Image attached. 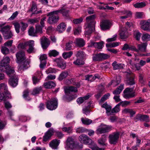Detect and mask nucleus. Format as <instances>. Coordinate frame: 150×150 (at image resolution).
Returning a JSON list of instances; mask_svg holds the SVG:
<instances>
[{
    "instance_id": "1",
    "label": "nucleus",
    "mask_w": 150,
    "mask_h": 150,
    "mask_svg": "<svg viewBox=\"0 0 150 150\" xmlns=\"http://www.w3.org/2000/svg\"><path fill=\"white\" fill-rule=\"evenodd\" d=\"M96 17V15L93 14L89 16L86 18L87 24L86 25V34L88 35L91 33L94 29V25L96 22L94 20Z\"/></svg>"
},
{
    "instance_id": "2",
    "label": "nucleus",
    "mask_w": 150,
    "mask_h": 150,
    "mask_svg": "<svg viewBox=\"0 0 150 150\" xmlns=\"http://www.w3.org/2000/svg\"><path fill=\"white\" fill-rule=\"evenodd\" d=\"M58 11H53L47 14V16L49 17L47 20V22L50 24H53L57 23L59 19V16L57 15Z\"/></svg>"
},
{
    "instance_id": "3",
    "label": "nucleus",
    "mask_w": 150,
    "mask_h": 150,
    "mask_svg": "<svg viewBox=\"0 0 150 150\" xmlns=\"http://www.w3.org/2000/svg\"><path fill=\"white\" fill-rule=\"evenodd\" d=\"M110 57L108 54L100 53L93 54L92 56V59L94 61L100 62L108 59Z\"/></svg>"
},
{
    "instance_id": "4",
    "label": "nucleus",
    "mask_w": 150,
    "mask_h": 150,
    "mask_svg": "<svg viewBox=\"0 0 150 150\" xmlns=\"http://www.w3.org/2000/svg\"><path fill=\"white\" fill-rule=\"evenodd\" d=\"M112 128L111 126L101 124L97 129L96 132L97 134L108 132Z\"/></svg>"
},
{
    "instance_id": "5",
    "label": "nucleus",
    "mask_w": 150,
    "mask_h": 150,
    "mask_svg": "<svg viewBox=\"0 0 150 150\" xmlns=\"http://www.w3.org/2000/svg\"><path fill=\"white\" fill-rule=\"evenodd\" d=\"M47 108L50 110L56 109L57 107V100L56 98H52L48 100L46 103Z\"/></svg>"
},
{
    "instance_id": "6",
    "label": "nucleus",
    "mask_w": 150,
    "mask_h": 150,
    "mask_svg": "<svg viewBox=\"0 0 150 150\" xmlns=\"http://www.w3.org/2000/svg\"><path fill=\"white\" fill-rule=\"evenodd\" d=\"M134 87L132 88H126L123 91V97L126 99H129L135 97L137 95L135 92L131 93L133 90Z\"/></svg>"
},
{
    "instance_id": "7",
    "label": "nucleus",
    "mask_w": 150,
    "mask_h": 150,
    "mask_svg": "<svg viewBox=\"0 0 150 150\" xmlns=\"http://www.w3.org/2000/svg\"><path fill=\"white\" fill-rule=\"evenodd\" d=\"M120 136V133L116 132H113L109 136V141L111 144H115L117 142Z\"/></svg>"
},
{
    "instance_id": "8",
    "label": "nucleus",
    "mask_w": 150,
    "mask_h": 150,
    "mask_svg": "<svg viewBox=\"0 0 150 150\" xmlns=\"http://www.w3.org/2000/svg\"><path fill=\"white\" fill-rule=\"evenodd\" d=\"M79 140L81 143L90 145L93 143V141L87 135L82 134L79 137Z\"/></svg>"
},
{
    "instance_id": "9",
    "label": "nucleus",
    "mask_w": 150,
    "mask_h": 150,
    "mask_svg": "<svg viewBox=\"0 0 150 150\" xmlns=\"http://www.w3.org/2000/svg\"><path fill=\"white\" fill-rule=\"evenodd\" d=\"M127 77L125 80L126 83L128 85H133L135 83L134 79V74L131 71L127 72Z\"/></svg>"
},
{
    "instance_id": "10",
    "label": "nucleus",
    "mask_w": 150,
    "mask_h": 150,
    "mask_svg": "<svg viewBox=\"0 0 150 150\" xmlns=\"http://www.w3.org/2000/svg\"><path fill=\"white\" fill-rule=\"evenodd\" d=\"M66 144L65 148L68 149H73L76 147L75 142L74 139L71 137L67 138L66 140Z\"/></svg>"
},
{
    "instance_id": "11",
    "label": "nucleus",
    "mask_w": 150,
    "mask_h": 150,
    "mask_svg": "<svg viewBox=\"0 0 150 150\" xmlns=\"http://www.w3.org/2000/svg\"><path fill=\"white\" fill-rule=\"evenodd\" d=\"M4 71L9 76H13L14 75V70L12 69L10 67H4V66L0 65V71Z\"/></svg>"
},
{
    "instance_id": "12",
    "label": "nucleus",
    "mask_w": 150,
    "mask_h": 150,
    "mask_svg": "<svg viewBox=\"0 0 150 150\" xmlns=\"http://www.w3.org/2000/svg\"><path fill=\"white\" fill-rule=\"evenodd\" d=\"M58 67L62 69H64L66 66V63L62 58H58L54 60Z\"/></svg>"
},
{
    "instance_id": "13",
    "label": "nucleus",
    "mask_w": 150,
    "mask_h": 150,
    "mask_svg": "<svg viewBox=\"0 0 150 150\" xmlns=\"http://www.w3.org/2000/svg\"><path fill=\"white\" fill-rule=\"evenodd\" d=\"M141 28L144 30L150 32V19L141 21Z\"/></svg>"
},
{
    "instance_id": "14",
    "label": "nucleus",
    "mask_w": 150,
    "mask_h": 150,
    "mask_svg": "<svg viewBox=\"0 0 150 150\" xmlns=\"http://www.w3.org/2000/svg\"><path fill=\"white\" fill-rule=\"evenodd\" d=\"M54 132V131L52 128L50 129L45 133V135L43 137V141L45 142L48 141L53 134Z\"/></svg>"
},
{
    "instance_id": "15",
    "label": "nucleus",
    "mask_w": 150,
    "mask_h": 150,
    "mask_svg": "<svg viewBox=\"0 0 150 150\" xmlns=\"http://www.w3.org/2000/svg\"><path fill=\"white\" fill-rule=\"evenodd\" d=\"M40 42L43 49H46L50 44L49 39L45 36H43L40 38Z\"/></svg>"
},
{
    "instance_id": "16",
    "label": "nucleus",
    "mask_w": 150,
    "mask_h": 150,
    "mask_svg": "<svg viewBox=\"0 0 150 150\" xmlns=\"http://www.w3.org/2000/svg\"><path fill=\"white\" fill-rule=\"evenodd\" d=\"M16 56L17 60V61L18 63L23 62L25 59L24 52L22 51H21L18 52L16 54Z\"/></svg>"
},
{
    "instance_id": "17",
    "label": "nucleus",
    "mask_w": 150,
    "mask_h": 150,
    "mask_svg": "<svg viewBox=\"0 0 150 150\" xmlns=\"http://www.w3.org/2000/svg\"><path fill=\"white\" fill-rule=\"evenodd\" d=\"M29 67L28 61L27 60H25L23 62L19 64L18 71L21 72L27 69Z\"/></svg>"
},
{
    "instance_id": "18",
    "label": "nucleus",
    "mask_w": 150,
    "mask_h": 150,
    "mask_svg": "<svg viewBox=\"0 0 150 150\" xmlns=\"http://www.w3.org/2000/svg\"><path fill=\"white\" fill-rule=\"evenodd\" d=\"M103 42L102 41L98 42H96L91 41L89 43L88 46L90 47H94L99 49H101L103 48Z\"/></svg>"
},
{
    "instance_id": "19",
    "label": "nucleus",
    "mask_w": 150,
    "mask_h": 150,
    "mask_svg": "<svg viewBox=\"0 0 150 150\" xmlns=\"http://www.w3.org/2000/svg\"><path fill=\"white\" fill-rule=\"evenodd\" d=\"M110 23L108 20L103 21L100 23V27L102 30H107L110 28Z\"/></svg>"
},
{
    "instance_id": "20",
    "label": "nucleus",
    "mask_w": 150,
    "mask_h": 150,
    "mask_svg": "<svg viewBox=\"0 0 150 150\" xmlns=\"http://www.w3.org/2000/svg\"><path fill=\"white\" fill-rule=\"evenodd\" d=\"M15 75V72L14 75L13 76H10L11 77L9 80V83L11 86L14 87L16 86L18 84V79L16 76H14Z\"/></svg>"
},
{
    "instance_id": "21",
    "label": "nucleus",
    "mask_w": 150,
    "mask_h": 150,
    "mask_svg": "<svg viewBox=\"0 0 150 150\" xmlns=\"http://www.w3.org/2000/svg\"><path fill=\"white\" fill-rule=\"evenodd\" d=\"M119 13H122L123 15H125L120 16V18L121 19H126V18L131 17L132 14V13L131 11L126 10L121 11H120Z\"/></svg>"
},
{
    "instance_id": "22",
    "label": "nucleus",
    "mask_w": 150,
    "mask_h": 150,
    "mask_svg": "<svg viewBox=\"0 0 150 150\" xmlns=\"http://www.w3.org/2000/svg\"><path fill=\"white\" fill-rule=\"evenodd\" d=\"M27 46L28 45L29 48L27 50V52L29 53L32 52L34 49V42L33 40H30L26 42Z\"/></svg>"
},
{
    "instance_id": "23",
    "label": "nucleus",
    "mask_w": 150,
    "mask_h": 150,
    "mask_svg": "<svg viewBox=\"0 0 150 150\" xmlns=\"http://www.w3.org/2000/svg\"><path fill=\"white\" fill-rule=\"evenodd\" d=\"M60 143V140L55 139H53L50 142V146L53 149H57Z\"/></svg>"
},
{
    "instance_id": "24",
    "label": "nucleus",
    "mask_w": 150,
    "mask_h": 150,
    "mask_svg": "<svg viewBox=\"0 0 150 150\" xmlns=\"http://www.w3.org/2000/svg\"><path fill=\"white\" fill-rule=\"evenodd\" d=\"M74 43L76 46L79 47H83L85 45V41L81 38H76Z\"/></svg>"
},
{
    "instance_id": "25",
    "label": "nucleus",
    "mask_w": 150,
    "mask_h": 150,
    "mask_svg": "<svg viewBox=\"0 0 150 150\" xmlns=\"http://www.w3.org/2000/svg\"><path fill=\"white\" fill-rule=\"evenodd\" d=\"M114 70L120 69L124 68L125 65L123 64L117 63L116 61H114L112 64Z\"/></svg>"
},
{
    "instance_id": "26",
    "label": "nucleus",
    "mask_w": 150,
    "mask_h": 150,
    "mask_svg": "<svg viewBox=\"0 0 150 150\" xmlns=\"http://www.w3.org/2000/svg\"><path fill=\"white\" fill-rule=\"evenodd\" d=\"M10 61V59L8 57H4L3 59L1 61V64L4 66V67H9L8 64Z\"/></svg>"
},
{
    "instance_id": "27",
    "label": "nucleus",
    "mask_w": 150,
    "mask_h": 150,
    "mask_svg": "<svg viewBox=\"0 0 150 150\" xmlns=\"http://www.w3.org/2000/svg\"><path fill=\"white\" fill-rule=\"evenodd\" d=\"M147 44L146 42L140 44H138L137 47L139 52L140 51L142 52H145Z\"/></svg>"
},
{
    "instance_id": "28",
    "label": "nucleus",
    "mask_w": 150,
    "mask_h": 150,
    "mask_svg": "<svg viewBox=\"0 0 150 150\" xmlns=\"http://www.w3.org/2000/svg\"><path fill=\"white\" fill-rule=\"evenodd\" d=\"M122 112L124 114L129 113L130 115V117H132L135 114L136 112L132 109L129 108H126L123 109L122 111Z\"/></svg>"
},
{
    "instance_id": "29",
    "label": "nucleus",
    "mask_w": 150,
    "mask_h": 150,
    "mask_svg": "<svg viewBox=\"0 0 150 150\" xmlns=\"http://www.w3.org/2000/svg\"><path fill=\"white\" fill-rule=\"evenodd\" d=\"M43 85L45 88L50 89L56 86V84L54 82L50 81L44 83Z\"/></svg>"
},
{
    "instance_id": "30",
    "label": "nucleus",
    "mask_w": 150,
    "mask_h": 150,
    "mask_svg": "<svg viewBox=\"0 0 150 150\" xmlns=\"http://www.w3.org/2000/svg\"><path fill=\"white\" fill-rule=\"evenodd\" d=\"M90 96L89 95H88L83 97H79L77 99L76 101L78 104H80L83 103L85 100L88 99Z\"/></svg>"
},
{
    "instance_id": "31",
    "label": "nucleus",
    "mask_w": 150,
    "mask_h": 150,
    "mask_svg": "<svg viewBox=\"0 0 150 150\" xmlns=\"http://www.w3.org/2000/svg\"><path fill=\"white\" fill-rule=\"evenodd\" d=\"M64 91L65 93H69L70 92H76L77 91V88L75 87L69 86L67 87L64 89Z\"/></svg>"
},
{
    "instance_id": "32",
    "label": "nucleus",
    "mask_w": 150,
    "mask_h": 150,
    "mask_svg": "<svg viewBox=\"0 0 150 150\" xmlns=\"http://www.w3.org/2000/svg\"><path fill=\"white\" fill-rule=\"evenodd\" d=\"M57 11H58V13H61L62 14L63 16L65 17L68 18L69 16V10L62 8Z\"/></svg>"
},
{
    "instance_id": "33",
    "label": "nucleus",
    "mask_w": 150,
    "mask_h": 150,
    "mask_svg": "<svg viewBox=\"0 0 150 150\" xmlns=\"http://www.w3.org/2000/svg\"><path fill=\"white\" fill-rule=\"evenodd\" d=\"M66 25L64 23H61L57 26V30L60 33H61L65 29Z\"/></svg>"
},
{
    "instance_id": "34",
    "label": "nucleus",
    "mask_w": 150,
    "mask_h": 150,
    "mask_svg": "<svg viewBox=\"0 0 150 150\" xmlns=\"http://www.w3.org/2000/svg\"><path fill=\"white\" fill-rule=\"evenodd\" d=\"M124 88V85L121 84L116 90L113 91L114 94L119 95L121 92Z\"/></svg>"
},
{
    "instance_id": "35",
    "label": "nucleus",
    "mask_w": 150,
    "mask_h": 150,
    "mask_svg": "<svg viewBox=\"0 0 150 150\" xmlns=\"http://www.w3.org/2000/svg\"><path fill=\"white\" fill-rule=\"evenodd\" d=\"M3 35L4 39H8L11 38L13 35L11 31L10 30L3 34Z\"/></svg>"
},
{
    "instance_id": "36",
    "label": "nucleus",
    "mask_w": 150,
    "mask_h": 150,
    "mask_svg": "<svg viewBox=\"0 0 150 150\" xmlns=\"http://www.w3.org/2000/svg\"><path fill=\"white\" fill-rule=\"evenodd\" d=\"M10 26L9 25H7L1 28L0 30V31L2 33V34L3 35L8 31H10Z\"/></svg>"
},
{
    "instance_id": "37",
    "label": "nucleus",
    "mask_w": 150,
    "mask_h": 150,
    "mask_svg": "<svg viewBox=\"0 0 150 150\" xmlns=\"http://www.w3.org/2000/svg\"><path fill=\"white\" fill-rule=\"evenodd\" d=\"M90 147L92 150H104L105 148H99L96 145L93 141V143L90 145Z\"/></svg>"
},
{
    "instance_id": "38",
    "label": "nucleus",
    "mask_w": 150,
    "mask_h": 150,
    "mask_svg": "<svg viewBox=\"0 0 150 150\" xmlns=\"http://www.w3.org/2000/svg\"><path fill=\"white\" fill-rule=\"evenodd\" d=\"M81 120L82 123L83 124L86 125H89L92 122V121L91 120L85 117L81 118Z\"/></svg>"
},
{
    "instance_id": "39",
    "label": "nucleus",
    "mask_w": 150,
    "mask_h": 150,
    "mask_svg": "<svg viewBox=\"0 0 150 150\" xmlns=\"http://www.w3.org/2000/svg\"><path fill=\"white\" fill-rule=\"evenodd\" d=\"M120 38L122 39H126L128 37L127 32L126 31H121L120 33Z\"/></svg>"
},
{
    "instance_id": "40",
    "label": "nucleus",
    "mask_w": 150,
    "mask_h": 150,
    "mask_svg": "<svg viewBox=\"0 0 150 150\" xmlns=\"http://www.w3.org/2000/svg\"><path fill=\"white\" fill-rule=\"evenodd\" d=\"M73 42L72 41H70L67 43L66 45L65 49L67 51H69L72 49Z\"/></svg>"
},
{
    "instance_id": "41",
    "label": "nucleus",
    "mask_w": 150,
    "mask_h": 150,
    "mask_svg": "<svg viewBox=\"0 0 150 150\" xmlns=\"http://www.w3.org/2000/svg\"><path fill=\"white\" fill-rule=\"evenodd\" d=\"M68 75V73L67 71H63L60 74L59 79L60 80H62L67 77Z\"/></svg>"
},
{
    "instance_id": "42",
    "label": "nucleus",
    "mask_w": 150,
    "mask_h": 150,
    "mask_svg": "<svg viewBox=\"0 0 150 150\" xmlns=\"http://www.w3.org/2000/svg\"><path fill=\"white\" fill-rule=\"evenodd\" d=\"M73 54L72 51H70L68 52H64L63 53L62 56L65 59L69 58Z\"/></svg>"
},
{
    "instance_id": "43",
    "label": "nucleus",
    "mask_w": 150,
    "mask_h": 150,
    "mask_svg": "<svg viewBox=\"0 0 150 150\" xmlns=\"http://www.w3.org/2000/svg\"><path fill=\"white\" fill-rule=\"evenodd\" d=\"M29 35L32 36H36V32L35 31V29L33 27H31L28 30Z\"/></svg>"
},
{
    "instance_id": "44",
    "label": "nucleus",
    "mask_w": 150,
    "mask_h": 150,
    "mask_svg": "<svg viewBox=\"0 0 150 150\" xmlns=\"http://www.w3.org/2000/svg\"><path fill=\"white\" fill-rule=\"evenodd\" d=\"M42 90V88L41 87H36L33 90L32 94L33 95H35L39 94Z\"/></svg>"
},
{
    "instance_id": "45",
    "label": "nucleus",
    "mask_w": 150,
    "mask_h": 150,
    "mask_svg": "<svg viewBox=\"0 0 150 150\" xmlns=\"http://www.w3.org/2000/svg\"><path fill=\"white\" fill-rule=\"evenodd\" d=\"M73 63L76 65L79 66L84 64V62L82 59H77L76 61L74 62Z\"/></svg>"
},
{
    "instance_id": "46",
    "label": "nucleus",
    "mask_w": 150,
    "mask_h": 150,
    "mask_svg": "<svg viewBox=\"0 0 150 150\" xmlns=\"http://www.w3.org/2000/svg\"><path fill=\"white\" fill-rule=\"evenodd\" d=\"M121 78L120 76H117L116 79L112 81L113 86H115L118 85L120 82Z\"/></svg>"
},
{
    "instance_id": "47",
    "label": "nucleus",
    "mask_w": 150,
    "mask_h": 150,
    "mask_svg": "<svg viewBox=\"0 0 150 150\" xmlns=\"http://www.w3.org/2000/svg\"><path fill=\"white\" fill-rule=\"evenodd\" d=\"M29 92L28 90H26L23 92V98L27 100H30V98L29 96Z\"/></svg>"
},
{
    "instance_id": "48",
    "label": "nucleus",
    "mask_w": 150,
    "mask_h": 150,
    "mask_svg": "<svg viewBox=\"0 0 150 150\" xmlns=\"http://www.w3.org/2000/svg\"><path fill=\"white\" fill-rule=\"evenodd\" d=\"M76 56L77 59H82L84 56V54L82 51H78L76 52Z\"/></svg>"
},
{
    "instance_id": "49",
    "label": "nucleus",
    "mask_w": 150,
    "mask_h": 150,
    "mask_svg": "<svg viewBox=\"0 0 150 150\" xmlns=\"http://www.w3.org/2000/svg\"><path fill=\"white\" fill-rule=\"evenodd\" d=\"M13 25L14 26V28L16 30V32L17 33H18L20 32V24L17 22H16L13 23Z\"/></svg>"
},
{
    "instance_id": "50",
    "label": "nucleus",
    "mask_w": 150,
    "mask_h": 150,
    "mask_svg": "<svg viewBox=\"0 0 150 150\" xmlns=\"http://www.w3.org/2000/svg\"><path fill=\"white\" fill-rule=\"evenodd\" d=\"M134 35L137 40L139 41L140 40L141 34L138 31H135Z\"/></svg>"
},
{
    "instance_id": "51",
    "label": "nucleus",
    "mask_w": 150,
    "mask_h": 150,
    "mask_svg": "<svg viewBox=\"0 0 150 150\" xmlns=\"http://www.w3.org/2000/svg\"><path fill=\"white\" fill-rule=\"evenodd\" d=\"M142 39L143 41L150 40V35L147 33L144 34L142 37Z\"/></svg>"
},
{
    "instance_id": "52",
    "label": "nucleus",
    "mask_w": 150,
    "mask_h": 150,
    "mask_svg": "<svg viewBox=\"0 0 150 150\" xmlns=\"http://www.w3.org/2000/svg\"><path fill=\"white\" fill-rule=\"evenodd\" d=\"M146 5L145 3L144 2H141L137 3L134 4V6L135 8H141L144 7Z\"/></svg>"
},
{
    "instance_id": "53",
    "label": "nucleus",
    "mask_w": 150,
    "mask_h": 150,
    "mask_svg": "<svg viewBox=\"0 0 150 150\" xmlns=\"http://www.w3.org/2000/svg\"><path fill=\"white\" fill-rule=\"evenodd\" d=\"M62 130L63 131L67 132L68 133H71L72 132V127L71 126L68 127H64L62 128Z\"/></svg>"
},
{
    "instance_id": "54",
    "label": "nucleus",
    "mask_w": 150,
    "mask_h": 150,
    "mask_svg": "<svg viewBox=\"0 0 150 150\" xmlns=\"http://www.w3.org/2000/svg\"><path fill=\"white\" fill-rule=\"evenodd\" d=\"M59 53L55 50H53L50 51L49 53V55L50 56H53L56 57L59 54Z\"/></svg>"
},
{
    "instance_id": "55",
    "label": "nucleus",
    "mask_w": 150,
    "mask_h": 150,
    "mask_svg": "<svg viewBox=\"0 0 150 150\" xmlns=\"http://www.w3.org/2000/svg\"><path fill=\"white\" fill-rule=\"evenodd\" d=\"M106 140V137H101L98 140V142L99 144L102 145H105V142Z\"/></svg>"
},
{
    "instance_id": "56",
    "label": "nucleus",
    "mask_w": 150,
    "mask_h": 150,
    "mask_svg": "<svg viewBox=\"0 0 150 150\" xmlns=\"http://www.w3.org/2000/svg\"><path fill=\"white\" fill-rule=\"evenodd\" d=\"M83 113L86 115H88L89 114L90 112L89 110V105L88 106H86L83 109Z\"/></svg>"
},
{
    "instance_id": "57",
    "label": "nucleus",
    "mask_w": 150,
    "mask_h": 150,
    "mask_svg": "<svg viewBox=\"0 0 150 150\" xmlns=\"http://www.w3.org/2000/svg\"><path fill=\"white\" fill-rule=\"evenodd\" d=\"M43 27L40 26L39 25H36L35 31L36 33H40L41 34L42 33V28Z\"/></svg>"
},
{
    "instance_id": "58",
    "label": "nucleus",
    "mask_w": 150,
    "mask_h": 150,
    "mask_svg": "<svg viewBox=\"0 0 150 150\" xmlns=\"http://www.w3.org/2000/svg\"><path fill=\"white\" fill-rule=\"evenodd\" d=\"M120 105H119V103L117 104L112 110L111 113H116L119 112L120 111Z\"/></svg>"
},
{
    "instance_id": "59",
    "label": "nucleus",
    "mask_w": 150,
    "mask_h": 150,
    "mask_svg": "<svg viewBox=\"0 0 150 150\" xmlns=\"http://www.w3.org/2000/svg\"><path fill=\"white\" fill-rule=\"evenodd\" d=\"M37 6L36 4L34 1L32 2V6L31 8L29 9L28 11V12L30 11H33L37 10Z\"/></svg>"
},
{
    "instance_id": "60",
    "label": "nucleus",
    "mask_w": 150,
    "mask_h": 150,
    "mask_svg": "<svg viewBox=\"0 0 150 150\" xmlns=\"http://www.w3.org/2000/svg\"><path fill=\"white\" fill-rule=\"evenodd\" d=\"M130 103V101H122L119 103V105H121L123 107H125L129 105Z\"/></svg>"
},
{
    "instance_id": "61",
    "label": "nucleus",
    "mask_w": 150,
    "mask_h": 150,
    "mask_svg": "<svg viewBox=\"0 0 150 150\" xmlns=\"http://www.w3.org/2000/svg\"><path fill=\"white\" fill-rule=\"evenodd\" d=\"M106 46L107 48L109 47H115L119 45V43L117 42H113L109 44H106Z\"/></svg>"
},
{
    "instance_id": "62",
    "label": "nucleus",
    "mask_w": 150,
    "mask_h": 150,
    "mask_svg": "<svg viewBox=\"0 0 150 150\" xmlns=\"http://www.w3.org/2000/svg\"><path fill=\"white\" fill-rule=\"evenodd\" d=\"M27 46L26 42L20 43L18 46V48L19 49H24Z\"/></svg>"
},
{
    "instance_id": "63",
    "label": "nucleus",
    "mask_w": 150,
    "mask_h": 150,
    "mask_svg": "<svg viewBox=\"0 0 150 150\" xmlns=\"http://www.w3.org/2000/svg\"><path fill=\"white\" fill-rule=\"evenodd\" d=\"M1 50L2 53L4 54H7L9 52V49L6 47H2Z\"/></svg>"
},
{
    "instance_id": "64",
    "label": "nucleus",
    "mask_w": 150,
    "mask_h": 150,
    "mask_svg": "<svg viewBox=\"0 0 150 150\" xmlns=\"http://www.w3.org/2000/svg\"><path fill=\"white\" fill-rule=\"evenodd\" d=\"M85 79L86 80L90 81L91 82L93 81V76L92 75H87L85 76Z\"/></svg>"
}]
</instances>
